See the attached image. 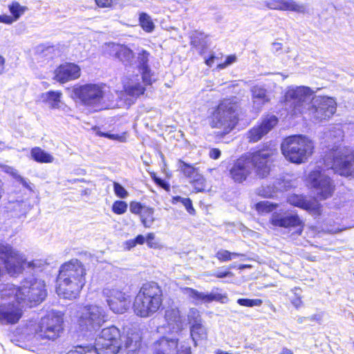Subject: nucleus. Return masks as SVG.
I'll return each instance as SVG.
<instances>
[{
	"label": "nucleus",
	"instance_id": "f257e3e1",
	"mask_svg": "<svg viewBox=\"0 0 354 354\" xmlns=\"http://www.w3.org/2000/svg\"><path fill=\"white\" fill-rule=\"evenodd\" d=\"M64 332V313L59 310L48 311L37 320H28L24 324V342L26 348L37 351L45 342L58 340Z\"/></svg>",
	"mask_w": 354,
	"mask_h": 354
},
{
	"label": "nucleus",
	"instance_id": "f03ea898",
	"mask_svg": "<svg viewBox=\"0 0 354 354\" xmlns=\"http://www.w3.org/2000/svg\"><path fill=\"white\" fill-rule=\"evenodd\" d=\"M87 271L84 264L77 259L63 263L55 279V292L68 300L79 298L86 283Z\"/></svg>",
	"mask_w": 354,
	"mask_h": 354
},
{
	"label": "nucleus",
	"instance_id": "7ed1b4c3",
	"mask_svg": "<svg viewBox=\"0 0 354 354\" xmlns=\"http://www.w3.org/2000/svg\"><path fill=\"white\" fill-rule=\"evenodd\" d=\"M164 300L162 287L157 282L147 281L137 292L132 308L138 317L147 318L163 309Z\"/></svg>",
	"mask_w": 354,
	"mask_h": 354
},
{
	"label": "nucleus",
	"instance_id": "20e7f679",
	"mask_svg": "<svg viewBox=\"0 0 354 354\" xmlns=\"http://www.w3.org/2000/svg\"><path fill=\"white\" fill-rule=\"evenodd\" d=\"M239 108L238 102L232 98L221 100L208 117L210 127L223 129L221 137L230 133L239 123Z\"/></svg>",
	"mask_w": 354,
	"mask_h": 354
},
{
	"label": "nucleus",
	"instance_id": "39448f33",
	"mask_svg": "<svg viewBox=\"0 0 354 354\" xmlns=\"http://www.w3.org/2000/svg\"><path fill=\"white\" fill-rule=\"evenodd\" d=\"M281 150L288 162L300 165L306 162L313 154L315 143L306 136L292 135L283 140Z\"/></svg>",
	"mask_w": 354,
	"mask_h": 354
},
{
	"label": "nucleus",
	"instance_id": "423d86ee",
	"mask_svg": "<svg viewBox=\"0 0 354 354\" xmlns=\"http://www.w3.org/2000/svg\"><path fill=\"white\" fill-rule=\"evenodd\" d=\"M107 321L108 315L102 307L87 304L77 310L74 326L77 332L85 335L96 332Z\"/></svg>",
	"mask_w": 354,
	"mask_h": 354
},
{
	"label": "nucleus",
	"instance_id": "0eeeda50",
	"mask_svg": "<svg viewBox=\"0 0 354 354\" xmlns=\"http://www.w3.org/2000/svg\"><path fill=\"white\" fill-rule=\"evenodd\" d=\"M243 155L253 167L256 176L263 179L270 174L278 151L270 143L263 142Z\"/></svg>",
	"mask_w": 354,
	"mask_h": 354
},
{
	"label": "nucleus",
	"instance_id": "6e6552de",
	"mask_svg": "<svg viewBox=\"0 0 354 354\" xmlns=\"http://www.w3.org/2000/svg\"><path fill=\"white\" fill-rule=\"evenodd\" d=\"M314 91L306 86H290L284 92L279 101L292 118L304 117L308 109V100Z\"/></svg>",
	"mask_w": 354,
	"mask_h": 354
},
{
	"label": "nucleus",
	"instance_id": "1a4fd4ad",
	"mask_svg": "<svg viewBox=\"0 0 354 354\" xmlns=\"http://www.w3.org/2000/svg\"><path fill=\"white\" fill-rule=\"evenodd\" d=\"M106 87L103 83H86L75 86L73 93L83 106L97 111L105 102Z\"/></svg>",
	"mask_w": 354,
	"mask_h": 354
},
{
	"label": "nucleus",
	"instance_id": "9d476101",
	"mask_svg": "<svg viewBox=\"0 0 354 354\" xmlns=\"http://www.w3.org/2000/svg\"><path fill=\"white\" fill-rule=\"evenodd\" d=\"M326 159L331 160L330 168L342 176L354 178V150L346 147H335L328 150Z\"/></svg>",
	"mask_w": 354,
	"mask_h": 354
},
{
	"label": "nucleus",
	"instance_id": "9b49d317",
	"mask_svg": "<svg viewBox=\"0 0 354 354\" xmlns=\"http://www.w3.org/2000/svg\"><path fill=\"white\" fill-rule=\"evenodd\" d=\"M152 354H192L189 339L162 335L152 344Z\"/></svg>",
	"mask_w": 354,
	"mask_h": 354
},
{
	"label": "nucleus",
	"instance_id": "f8f14e48",
	"mask_svg": "<svg viewBox=\"0 0 354 354\" xmlns=\"http://www.w3.org/2000/svg\"><path fill=\"white\" fill-rule=\"evenodd\" d=\"M94 347L97 354H117L122 347L120 330L111 326L102 330Z\"/></svg>",
	"mask_w": 354,
	"mask_h": 354
},
{
	"label": "nucleus",
	"instance_id": "ddd939ff",
	"mask_svg": "<svg viewBox=\"0 0 354 354\" xmlns=\"http://www.w3.org/2000/svg\"><path fill=\"white\" fill-rule=\"evenodd\" d=\"M24 282V304L28 308L40 304L47 296L44 281L35 278L29 281L26 277Z\"/></svg>",
	"mask_w": 354,
	"mask_h": 354
},
{
	"label": "nucleus",
	"instance_id": "4468645a",
	"mask_svg": "<svg viewBox=\"0 0 354 354\" xmlns=\"http://www.w3.org/2000/svg\"><path fill=\"white\" fill-rule=\"evenodd\" d=\"M187 323L189 326L190 337L195 346L198 343L207 338V330L203 325L201 313L196 308L189 309L187 315Z\"/></svg>",
	"mask_w": 354,
	"mask_h": 354
},
{
	"label": "nucleus",
	"instance_id": "2eb2a0df",
	"mask_svg": "<svg viewBox=\"0 0 354 354\" xmlns=\"http://www.w3.org/2000/svg\"><path fill=\"white\" fill-rule=\"evenodd\" d=\"M270 224L276 227L286 229L297 228L296 234L301 235L304 231L305 223L297 214L285 215L280 212H274L272 214Z\"/></svg>",
	"mask_w": 354,
	"mask_h": 354
},
{
	"label": "nucleus",
	"instance_id": "dca6fc26",
	"mask_svg": "<svg viewBox=\"0 0 354 354\" xmlns=\"http://www.w3.org/2000/svg\"><path fill=\"white\" fill-rule=\"evenodd\" d=\"M279 122L278 118L273 114L265 115L255 126L247 133V138L250 143H254L261 140Z\"/></svg>",
	"mask_w": 354,
	"mask_h": 354
},
{
	"label": "nucleus",
	"instance_id": "f3484780",
	"mask_svg": "<svg viewBox=\"0 0 354 354\" xmlns=\"http://www.w3.org/2000/svg\"><path fill=\"white\" fill-rule=\"evenodd\" d=\"M308 178L312 187L319 189L320 199L325 200L332 196L335 186L333 185L330 178L323 175L321 169H315L311 171Z\"/></svg>",
	"mask_w": 354,
	"mask_h": 354
},
{
	"label": "nucleus",
	"instance_id": "a211bd4d",
	"mask_svg": "<svg viewBox=\"0 0 354 354\" xmlns=\"http://www.w3.org/2000/svg\"><path fill=\"white\" fill-rule=\"evenodd\" d=\"M336 111L335 104L328 98L322 97L317 105L310 104L306 113L310 118L317 121L330 119Z\"/></svg>",
	"mask_w": 354,
	"mask_h": 354
},
{
	"label": "nucleus",
	"instance_id": "6ab92c4d",
	"mask_svg": "<svg viewBox=\"0 0 354 354\" xmlns=\"http://www.w3.org/2000/svg\"><path fill=\"white\" fill-rule=\"evenodd\" d=\"M106 301L110 309L118 314L126 312L129 304V296L123 291L116 289H107L104 292Z\"/></svg>",
	"mask_w": 354,
	"mask_h": 354
},
{
	"label": "nucleus",
	"instance_id": "aec40b11",
	"mask_svg": "<svg viewBox=\"0 0 354 354\" xmlns=\"http://www.w3.org/2000/svg\"><path fill=\"white\" fill-rule=\"evenodd\" d=\"M252 174V168L243 154L236 158L229 169V177L236 184H242Z\"/></svg>",
	"mask_w": 354,
	"mask_h": 354
},
{
	"label": "nucleus",
	"instance_id": "412c9836",
	"mask_svg": "<svg viewBox=\"0 0 354 354\" xmlns=\"http://www.w3.org/2000/svg\"><path fill=\"white\" fill-rule=\"evenodd\" d=\"M81 75V68L78 64L65 62L55 69L53 79L60 84H64L79 79Z\"/></svg>",
	"mask_w": 354,
	"mask_h": 354
},
{
	"label": "nucleus",
	"instance_id": "4be33fe9",
	"mask_svg": "<svg viewBox=\"0 0 354 354\" xmlns=\"http://www.w3.org/2000/svg\"><path fill=\"white\" fill-rule=\"evenodd\" d=\"M106 53L125 66H131L135 57L133 50L124 44L117 43L108 44Z\"/></svg>",
	"mask_w": 354,
	"mask_h": 354
},
{
	"label": "nucleus",
	"instance_id": "5701e85b",
	"mask_svg": "<svg viewBox=\"0 0 354 354\" xmlns=\"http://www.w3.org/2000/svg\"><path fill=\"white\" fill-rule=\"evenodd\" d=\"M129 209L133 214L139 216L141 223L146 228L151 227L156 221L155 209L152 207L147 206L136 201H132L129 203Z\"/></svg>",
	"mask_w": 354,
	"mask_h": 354
},
{
	"label": "nucleus",
	"instance_id": "b1692460",
	"mask_svg": "<svg viewBox=\"0 0 354 354\" xmlns=\"http://www.w3.org/2000/svg\"><path fill=\"white\" fill-rule=\"evenodd\" d=\"M289 203L295 207L308 211L315 216H320L322 212V205L314 201H308L304 196L292 195L288 199Z\"/></svg>",
	"mask_w": 354,
	"mask_h": 354
},
{
	"label": "nucleus",
	"instance_id": "393cba45",
	"mask_svg": "<svg viewBox=\"0 0 354 354\" xmlns=\"http://www.w3.org/2000/svg\"><path fill=\"white\" fill-rule=\"evenodd\" d=\"M21 317V309L14 304L0 306V322L3 324H14L19 322Z\"/></svg>",
	"mask_w": 354,
	"mask_h": 354
},
{
	"label": "nucleus",
	"instance_id": "a878e982",
	"mask_svg": "<svg viewBox=\"0 0 354 354\" xmlns=\"http://www.w3.org/2000/svg\"><path fill=\"white\" fill-rule=\"evenodd\" d=\"M266 6L270 10L302 12L304 7L292 0H269Z\"/></svg>",
	"mask_w": 354,
	"mask_h": 354
},
{
	"label": "nucleus",
	"instance_id": "bb28decb",
	"mask_svg": "<svg viewBox=\"0 0 354 354\" xmlns=\"http://www.w3.org/2000/svg\"><path fill=\"white\" fill-rule=\"evenodd\" d=\"M164 318L167 326L172 329L183 330V315L178 308H170L165 310Z\"/></svg>",
	"mask_w": 354,
	"mask_h": 354
},
{
	"label": "nucleus",
	"instance_id": "cd10ccee",
	"mask_svg": "<svg viewBox=\"0 0 354 354\" xmlns=\"http://www.w3.org/2000/svg\"><path fill=\"white\" fill-rule=\"evenodd\" d=\"M207 37L203 32L195 30L189 36V44L192 48H199V54L202 55L207 48Z\"/></svg>",
	"mask_w": 354,
	"mask_h": 354
},
{
	"label": "nucleus",
	"instance_id": "c85d7f7f",
	"mask_svg": "<svg viewBox=\"0 0 354 354\" xmlns=\"http://www.w3.org/2000/svg\"><path fill=\"white\" fill-rule=\"evenodd\" d=\"M11 15H0V23L10 24L15 21L20 17V5L17 2H12L9 6Z\"/></svg>",
	"mask_w": 354,
	"mask_h": 354
},
{
	"label": "nucleus",
	"instance_id": "c756f323",
	"mask_svg": "<svg viewBox=\"0 0 354 354\" xmlns=\"http://www.w3.org/2000/svg\"><path fill=\"white\" fill-rule=\"evenodd\" d=\"M31 156L35 161L39 163H51L54 160V158L50 153L46 152L39 147L31 149Z\"/></svg>",
	"mask_w": 354,
	"mask_h": 354
},
{
	"label": "nucleus",
	"instance_id": "7c9ffc66",
	"mask_svg": "<svg viewBox=\"0 0 354 354\" xmlns=\"http://www.w3.org/2000/svg\"><path fill=\"white\" fill-rule=\"evenodd\" d=\"M178 170L187 178H192L199 173V169L194 165L186 162L179 159L178 160Z\"/></svg>",
	"mask_w": 354,
	"mask_h": 354
},
{
	"label": "nucleus",
	"instance_id": "2f4dec72",
	"mask_svg": "<svg viewBox=\"0 0 354 354\" xmlns=\"http://www.w3.org/2000/svg\"><path fill=\"white\" fill-rule=\"evenodd\" d=\"M123 91L127 95L138 98L145 94L146 88L140 83H136L135 84H124Z\"/></svg>",
	"mask_w": 354,
	"mask_h": 354
},
{
	"label": "nucleus",
	"instance_id": "473e14b6",
	"mask_svg": "<svg viewBox=\"0 0 354 354\" xmlns=\"http://www.w3.org/2000/svg\"><path fill=\"white\" fill-rule=\"evenodd\" d=\"M44 263L41 259H34L28 262L24 259V271L30 275L34 276L39 272H41Z\"/></svg>",
	"mask_w": 354,
	"mask_h": 354
},
{
	"label": "nucleus",
	"instance_id": "72a5a7b5",
	"mask_svg": "<svg viewBox=\"0 0 354 354\" xmlns=\"http://www.w3.org/2000/svg\"><path fill=\"white\" fill-rule=\"evenodd\" d=\"M139 25L142 29L146 32H151L155 29V25L151 17L146 12H140L139 14Z\"/></svg>",
	"mask_w": 354,
	"mask_h": 354
},
{
	"label": "nucleus",
	"instance_id": "f704fd0d",
	"mask_svg": "<svg viewBox=\"0 0 354 354\" xmlns=\"http://www.w3.org/2000/svg\"><path fill=\"white\" fill-rule=\"evenodd\" d=\"M228 301V297L226 293L221 292H211L209 294L203 293V301L205 303H211L212 301H218L221 304L226 303Z\"/></svg>",
	"mask_w": 354,
	"mask_h": 354
},
{
	"label": "nucleus",
	"instance_id": "c9c22d12",
	"mask_svg": "<svg viewBox=\"0 0 354 354\" xmlns=\"http://www.w3.org/2000/svg\"><path fill=\"white\" fill-rule=\"evenodd\" d=\"M189 183L196 193L203 192L205 190V179L200 173L192 178Z\"/></svg>",
	"mask_w": 354,
	"mask_h": 354
},
{
	"label": "nucleus",
	"instance_id": "e433bc0d",
	"mask_svg": "<svg viewBox=\"0 0 354 354\" xmlns=\"http://www.w3.org/2000/svg\"><path fill=\"white\" fill-rule=\"evenodd\" d=\"M243 254L231 252L227 250H219L215 254V257L220 262H226L236 257H243Z\"/></svg>",
	"mask_w": 354,
	"mask_h": 354
},
{
	"label": "nucleus",
	"instance_id": "4c0bfd02",
	"mask_svg": "<svg viewBox=\"0 0 354 354\" xmlns=\"http://www.w3.org/2000/svg\"><path fill=\"white\" fill-rule=\"evenodd\" d=\"M277 207V203H272L267 201H259L254 205L255 209L259 214L272 212Z\"/></svg>",
	"mask_w": 354,
	"mask_h": 354
},
{
	"label": "nucleus",
	"instance_id": "58836bf2",
	"mask_svg": "<svg viewBox=\"0 0 354 354\" xmlns=\"http://www.w3.org/2000/svg\"><path fill=\"white\" fill-rule=\"evenodd\" d=\"M150 53L146 50H140L138 54V68L140 71L146 70L148 68H150L149 66V59Z\"/></svg>",
	"mask_w": 354,
	"mask_h": 354
},
{
	"label": "nucleus",
	"instance_id": "ea45409f",
	"mask_svg": "<svg viewBox=\"0 0 354 354\" xmlns=\"http://www.w3.org/2000/svg\"><path fill=\"white\" fill-rule=\"evenodd\" d=\"M97 351L94 346H76L74 349L69 351L66 354H96Z\"/></svg>",
	"mask_w": 354,
	"mask_h": 354
},
{
	"label": "nucleus",
	"instance_id": "a19ab883",
	"mask_svg": "<svg viewBox=\"0 0 354 354\" xmlns=\"http://www.w3.org/2000/svg\"><path fill=\"white\" fill-rule=\"evenodd\" d=\"M47 101L49 102L51 109L59 107L62 93L60 91H50L46 93Z\"/></svg>",
	"mask_w": 354,
	"mask_h": 354
},
{
	"label": "nucleus",
	"instance_id": "79ce46f5",
	"mask_svg": "<svg viewBox=\"0 0 354 354\" xmlns=\"http://www.w3.org/2000/svg\"><path fill=\"white\" fill-rule=\"evenodd\" d=\"M128 205L124 201L118 200L113 203L111 211L118 215L124 214L127 211Z\"/></svg>",
	"mask_w": 354,
	"mask_h": 354
},
{
	"label": "nucleus",
	"instance_id": "37998d69",
	"mask_svg": "<svg viewBox=\"0 0 354 354\" xmlns=\"http://www.w3.org/2000/svg\"><path fill=\"white\" fill-rule=\"evenodd\" d=\"M97 135L100 137L109 138L112 140H117L121 142H124L127 141V133L123 132L121 134H112L107 132L98 131L97 132Z\"/></svg>",
	"mask_w": 354,
	"mask_h": 354
},
{
	"label": "nucleus",
	"instance_id": "c03bdc74",
	"mask_svg": "<svg viewBox=\"0 0 354 354\" xmlns=\"http://www.w3.org/2000/svg\"><path fill=\"white\" fill-rule=\"evenodd\" d=\"M237 304L245 307L261 306L263 301L261 299L240 298L237 299Z\"/></svg>",
	"mask_w": 354,
	"mask_h": 354
},
{
	"label": "nucleus",
	"instance_id": "a18cd8bd",
	"mask_svg": "<svg viewBox=\"0 0 354 354\" xmlns=\"http://www.w3.org/2000/svg\"><path fill=\"white\" fill-rule=\"evenodd\" d=\"M252 97L259 100L262 104L267 103L270 98L267 95V91L263 88H257L252 91Z\"/></svg>",
	"mask_w": 354,
	"mask_h": 354
},
{
	"label": "nucleus",
	"instance_id": "49530a36",
	"mask_svg": "<svg viewBox=\"0 0 354 354\" xmlns=\"http://www.w3.org/2000/svg\"><path fill=\"white\" fill-rule=\"evenodd\" d=\"M184 293L187 294L189 297L192 298L196 301H201L203 299V293L198 291L196 289L189 287H185L183 288Z\"/></svg>",
	"mask_w": 354,
	"mask_h": 354
},
{
	"label": "nucleus",
	"instance_id": "de8ad7c7",
	"mask_svg": "<svg viewBox=\"0 0 354 354\" xmlns=\"http://www.w3.org/2000/svg\"><path fill=\"white\" fill-rule=\"evenodd\" d=\"M150 176L151 179L153 180V182L156 183V185L158 187L162 188L166 192L170 191V185L168 182L165 181V180H162L160 178H158L155 172H151Z\"/></svg>",
	"mask_w": 354,
	"mask_h": 354
},
{
	"label": "nucleus",
	"instance_id": "09e8293b",
	"mask_svg": "<svg viewBox=\"0 0 354 354\" xmlns=\"http://www.w3.org/2000/svg\"><path fill=\"white\" fill-rule=\"evenodd\" d=\"M113 187L114 193L118 198H125L128 196V192L119 183L113 182Z\"/></svg>",
	"mask_w": 354,
	"mask_h": 354
},
{
	"label": "nucleus",
	"instance_id": "8fccbe9b",
	"mask_svg": "<svg viewBox=\"0 0 354 354\" xmlns=\"http://www.w3.org/2000/svg\"><path fill=\"white\" fill-rule=\"evenodd\" d=\"M142 80L145 86H151L154 82L150 68L141 71Z\"/></svg>",
	"mask_w": 354,
	"mask_h": 354
},
{
	"label": "nucleus",
	"instance_id": "3c124183",
	"mask_svg": "<svg viewBox=\"0 0 354 354\" xmlns=\"http://www.w3.org/2000/svg\"><path fill=\"white\" fill-rule=\"evenodd\" d=\"M117 0H94L97 8L102 9H112Z\"/></svg>",
	"mask_w": 354,
	"mask_h": 354
},
{
	"label": "nucleus",
	"instance_id": "603ef678",
	"mask_svg": "<svg viewBox=\"0 0 354 354\" xmlns=\"http://www.w3.org/2000/svg\"><path fill=\"white\" fill-rule=\"evenodd\" d=\"M236 61V56L235 55H230L227 56L225 61L223 63H220L217 65L216 68L218 70H222L231 65Z\"/></svg>",
	"mask_w": 354,
	"mask_h": 354
},
{
	"label": "nucleus",
	"instance_id": "864d4df0",
	"mask_svg": "<svg viewBox=\"0 0 354 354\" xmlns=\"http://www.w3.org/2000/svg\"><path fill=\"white\" fill-rule=\"evenodd\" d=\"M182 204L185 207L187 212L191 215H195L196 214V210L193 207L192 201L189 198H185L183 201Z\"/></svg>",
	"mask_w": 354,
	"mask_h": 354
},
{
	"label": "nucleus",
	"instance_id": "5fc2aeb1",
	"mask_svg": "<svg viewBox=\"0 0 354 354\" xmlns=\"http://www.w3.org/2000/svg\"><path fill=\"white\" fill-rule=\"evenodd\" d=\"M233 275H234L233 273L228 270H226L224 271L216 272H214V273L210 274V276H212V277H214L219 278V279L225 278L227 277H233Z\"/></svg>",
	"mask_w": 354,
	"mask_h": 354
},
{
	"label": "nucleus",
	"instance_id": "6e6d98bb",
	"mask_svg": "<svg viewBox=\"0 0 354 354\" xmlns=\"http://www.w3.org/2000/svg\"><path fill=\"white\" fill-rule=\"evenodd\" d=\"M155 239L154 234L152 232H149L147 234L145 241H147V245L150 248H156L157 243L153 242Z\"/></svg>",
	"mask_w": 354,
	"mask_h": 354
},
{
	"label": "nucleus",
	"instance_id": "4d7b16f0",
	"mask_svg": "<svg viewBox=\"0 0 354 354\" xmlns=\"http://www.w3.org/2000/svg\"><path fill=\"white\" fill-rule=\"evenodd\" d=\"M221 152L218 148H212L209 152V156L213 160H217L221 157Z\"/></svg>",
	"mask_w": 354,
	"mask_h": 354
},
{
	"label": "nucleus",
	"instance_id": "13d9d810",
	"mask_svg": "<svg viewBox=\"0 0 354 354\" xmlns=\"http://www.w3.org/2000/svg\"><path fill=\"white\" fill-rule=\"evenodd\" d=\"M291 303L295 308H299L302 305L301 297L300 296H296L292 300Z\"/></svg>",
	"mask_w": 354,
	"mask_h": 354
},
{
	"label": "nucleus",
	"instance_id": "bf43d9fd",
	"mask_svg": "<svg viewBox=\"0 0 354 354\" xmlns=\"http://www.w3.org/2000/svg\"><path fill=\"white\" fill-rule=\"evenodd\" d=\"M133 239L136 245H143L145 242V238L142 234L137 235Z\"/></svg>",
	"mask_w": 354,
	"mask_h": 354
},
{
	"label": "nucleus",
	"instance_id": "052dcab7",
	"mask_svg": "<svg viewBox=\"0 0 354 354\" xmlns=\"http://www.w3.org/2000/svg\"><path fill=\"white\" fill-rule=\"evenodd\" d=\"M10 339L12 342L15 343L17 345L20 346V339L18 337V335L16 332H12L10 335Z\"/></svg>",
	"mask_w": 354,
	"mask_h": 354
},
{
	"label": "nucleus",
	"instance_id": "680f3d73",
	"mask_svg": "<svg viewBox=\"0 0 354 354\" xmlns=\"http://www.w3.org/2000/svg\"><path fill=\"white\" fill-rule=\"evenodd\" d=\"M136 246V244L133 239H129L125 242V247L127 250H131Z\"/></svg>",
	"mask_w": 354,
	"mask_h": 354
},
{
	"label": "nucleus",
	"instance_id": "e2e57ef3",
	"mask_svg": "<svg viewBox=\"0 0 354 354\" xmlns=\"http://www.w3.org/2000/svg\"><path fill=\"white\" fill-rule=\"evenodd\" d=\"M216 58V57L214 55H209L205 61V64L208 66H212Z\"/></svg>",
	"mask_w": 354,
	"mask_h": 354
},
{
	"label": "nucleus",
	"instance_id": "0e129e2a",
	"mask_svg": "<svg viewBox=\"0 0 354 354\" xmlns=\"http://www.w3.org/2000/svg\"><path fill=\"white\" fill-rule=\"evenodd\" d=\"M185 198H182L181 196H174L171 199V202L172 203L175 204L177 202H180L182 203V201Z\"/></svg>",
	"mask_w": 354,
	"mask_h": 354
},
{
	"label": "nucleus",
	"instance_id": "69168bd1",
	"mask_svg": "<svg viewBox=\"0 0 354 354\" xmlns=\"http://www.w3.org/2000/svg\"><path fill=\"white\" fill-rule=\"evenodd\" d=\"M23 186L24 188L28 189V191L30 192H32V194H34L35 195H36V192H35L34 189H32L30 185H28L27 183H26L24 181V184H23Z\"/></svg>",
	"mask_w": 354,
	"mask_h": 354
},
{
	"label": "nucleus",
	"instance_id": "338daca9",
	"mask_svg": "<svg viewBox=\"0 0 354 354\" xmlns=\"http://www.w3.org/2000/svg\"><path fill=\"white\" fill-rule=\"evenodd\" d=\"M5 64V59L0 55V71L3 69V66Z\"/></svg>",
	"mask_w": 354,
	"mask_h": 354
},
{
	"label": "nucleus",
	"instance_id": "774afa93",
	"mask_svg": "<svg viewBox=\"0 0 354 354\" xmlns=\"http://www.w3.org/2000/svg\"><path fill=\"white\" fill-rule=\"evenodd\" d=\"M282 354H292V352L288 348H283L282 351Z\"/></svg>",
	"mask_w": 354,
	"mask_h": 354
}]
</instances>
